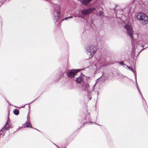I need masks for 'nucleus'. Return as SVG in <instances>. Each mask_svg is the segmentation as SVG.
Segmentation results:
<instances>
[{"label": "nucleus", "instance_id": "f257e3e1", "mask_svg": "<svg viewBox=\"0 0 148 148\" xmlns=\"http://www.w3.org/2000/svg\"><path fill=\"white\" fill-rule=\"evenodd\" d=\"M86 52L87 55H89V58H92L96 53L97 51V47L94 45H90L86 48Z\"/></svg>", "mask_w": 148, "mask_h": 148}, {"label": "nucleus", "instance_id": "f03ea898", "mask_svg": "<svg viewBox=\"0 0 148 148\" xmlns=\"http://www.w3.org/2000/svg\"><path fill=\"white\" fill-rule=\"evenodd\" d=\"M137 18L142 23L146 24L148 22V16L143 13H138Z\"/></svg>", "mask_w": 148, "mask_h": 148}, {"label": "nucleus", "instance_id": "7ed1b4c3", "mask_svg": "<svg viewBox=\"0 0 148 148\" xmlns=\"http://www.w3.org/2000/svg\"><path fill=\"white\" fill-rule=\"evenodd\" d=\"M81 70H82V69L68 70L66 73V75L68 77L70 78L73 77L77 73Z\"/></svg>", "mask_w": 148, "mask_h": 148}, {"label": "nucleus", "instance_id": "20e7f679", "mask_svg": "<svg viewBox=\"0 0 148 148\" xmlns=\"http://www.w3.org/2000/svg\"><path fill=\"white\" fill-rule=\"evenodd\" d=\"M125 28L126 29L127 35L129 36L132 40L133 38V32L132 28L128 25H126L125 26Z\"/></svg>", "mask_w": 148, "mask_h": 148}, {"label": "nucleus", "instance_id": "39448f33", "mask_svg": "<svg viewBox=\"0 0 148 148\" xmlns=\"http://www.w3.org/2000/svg\"><path fill=\"white\" fill-rule=\"evenodd\" d=\"M95 9V8H94L85 9L82 10L81 13L84 15H87L91 13L92 11H94Z\"/></svg>", "mask_w": 148, "mask_h": 148}, {"label": "nucleus", "instance_id": "423d86ee", "mask_svg": "<svg viewBox=\"0 0 148 148\" xmlns=\"http://www.w3.org/2000/svg\"><path fill=\"white\" fill-rule=\"evenodd\" d=\"M10 120L9 116H8L7 121L6 122V124L4 127L0 130V132H3L5 130H8L9 128L10 125L8 123V121Z\"/></svg>", "mask_w": 148, "mask_h": 148}, {"label": "nucleus", "instance_id": "0eeeda50", "mask_svg": "<svg viewBox=\"0 0 148 148\" xmlns=\"http://www.w3.org/2000/svg\"><path fill=\"white\" fill-rule=\"evenodd\" d=\"M137 89L138 90L140 94V96H141L142 99L143 100V103L144 105V106L145 109H146L148 108V107L147 106L146 101L145 100V99H144L142 94L141 93V92L140 91V90L139 88H138V89Z\"/></svg>", "mask_w": 148, "mask_h": 148}, {"label": "nucleus", "instance_id": "6e6552de", "mask_svg": "<svg viewBox=\"0 0 148 148\" xmlns=\"http://www.w3.org/2000/svg\"><path fill=\"white\" fill-rule=\"evenodd\" d=\"M81 2L82 4L85 5H87L92 0H78Z\"/></svg>", "mask_w": 148, "mask_h": 148}, {"label": "nucleus", "instance_id": "1a4fd4ad", "mask_svg": "<svg viewBox=\"0 0 148 148\" xmlns=\"http://www.w3.org/2000/svg\"><path fill=\"white\" fill-rule=\"evenodd\" d=\"M25 125L27 127H32V125L30 123L29 121H27L25 123Z\"/></svg>", "mask_w": 148, "mask_h": 148}, {"label": "nucleus", "instance_id": "9d476101", "mask_svg": "<svg viewBox=\"0 0 148 148\" xmlns=\"http://www.w3.org/2000/svg\"><path fill=\"white\" fill-rule=\"evenodd\" d=\"M82 80L81 77H79L76 78L75 81L77 83L79 84L81 83Z\"/></svg>", "mask_w": 148, "mask_h": 148}, {"label": "nucleus", "instance_id": "9b49d317", "mask_svg": "<svg viewBox=\"0 0 148 148\" xmlns=\"http://www.w3.org/2000/svg\"><path fill=\"white\" fill-rule=\"evenodd\" d=\"M13 112L14 114L16 115H18L19 114V111L17 109L14 110Z\"/></svg>", "mask_w": 148, "mask_h": 148}, {"label": "nucleus", "instance_id": "f8f14e48", "mask_svg": "<svg viewBox=\"0 0 148 148\" xmlns=\"http://www.w3.org/2000/svg\"><path fill=\"white\" fill-rule=\"evenodd\" d=\"M87 97L89 98V100H91V97L90 95V92H88L87 93Z\"/></svg>", "mask_w": 148, "mask_h": 148}, {"label": "nucleus", "instance_id": "ddd939ff", "mask_svg": "<svg viewBox=\"0 0 148 148\" xmlns=\"http://www.w3.org/2000/svg\"><path fill=\"white\" fill-rule=\"evenodd\" d=\"M99 15L100 16H103L104 15L103 12L102 11H99Z\"/></svg>", "mask_w": 148, "mask_h": 148}, {"label": "nucleus", "instance_id": "4468645a", "mask_svg": "<svg viewBox=\"0 0 148 148\" xmlns=\"http://www.w3.org/2000/svg\"><path fill=\"white\" fill-rule=\"evenodd\" d=\"M73 17L72 16H70L66 17L64 19H63L62 20V21H63V20H67L68 18H72Z\"/></svg>", "mask_w": 148, "mask_h": 148}, {"label": "nucleus", "instance_id": "2eb2a0df", "mask_svg": "<svg viewBox=\"0 0 148 148\" xmlns=\"http://www.w3.org/2000/svg\"><path fill=\"white\" fill-rule=\"evenodd\" d=\"M119 64L121 65H126V64H125L124 63V62L123 61H121V62H119Z\"/></svg>", "mask_w": 148, "mask_h": 148}, {"label": "nucleus", "instance_id": "dca6fc26", "mask_svg": "<svg viewBox=\"0 0 148 148\" xmlns=\"http://www.w3.org/2000/svg\"><path fill=\"white\" fill-rule=\"evenodd\" d=\"M132 50H134L135 49V47H134V45L132 43Z\"/></svg>", "mask_w": 148, "mask_h": 148}, {"label": "nucleus", "instance_id": "f3484780", "mask_svg": "<svg viewBox=\"0 0 148 148\" xmlns=\"http://www.w3.org/2000/svg\"><path fill=\"white\" fill-rule=\"evenodd\" d=\"M134 76H135V81H136V80H137V79H136V72H134Z\"/></svg>", "mask_w": 148, "mask_h": 148}, {"label": "nucleus", "instance_id": "a211bd4d", "mask_svg": "<svg viewBox=\"0 0 148 148\" xmlns=\"http://www.w3.org/2000/svg\"><path fill=\"white\" fill-rule=\"evenodd\" d=\"M29 119H30V116L28 114L27 115V121H29Z\"/></svg>", "mask_w": 148, "mask_h": 148}, {"label": "nucleus", "instance_id": "6ab92c4d", "mask_svg": "<svg viewBox=\"0 0 148 148\" xmlns=\"http://www.w3.org/2000/svg\"><path fill=\"white\" fill-rule=\"evenodd\" d=\"M136 86L137 87V89H138L139 87H138V84H137V80H136Z\"/></svg>", "mask_w": 148, "mask_h": 148}, {"label": "nucleus", "instance_id": "aec40b11", "mask_svg": "<svg viewBox=\"0 0 148 148\" xmlns=\"http://www.w3.org/2000/svg\"><path fill=\"white\" fill-rule=\"evenodd\" d=\"M86 122H87V123H88V124H91V123H93V122H90V121H88H88H86Z\"/></svg>", "mask_w": 148, "mask_h": 148}, {"label": "nucleus", "instance_id": "412c9836", "mask_svg": "<svg viewBox=\"0 0 148 148\" xmlns=\"http://www.w3.org/2000/svg\"><path fill=\"white\" fill-rule=\"evenodd\" d=\"M130 70L132 71L133 73L135 72L134 71V70L132 68H131L130 69Z\"/></svg>", "mask_w": 148, "mask_h": 148}, {"label": "nucleus", "instance_id": "4be33fe9", "mask_svg": "<svg viewBox=\"0 0 148 148\" xmlns=\"http://www.w3.org/2000/svg\"><path fill=\"white\" fill-rule=\"evenodd\" d=\"M126 66H127V67L129 69H131V67L127 65H125Z\"/></svg>", "mask_w": 148, "mask_h": 148}, {"label": "nucleus", "instance_id": "5701e85b", "mask_svg": "<svg viewBox=\"0 0 148 148\" xmlns=\"http://www.w3.org/2000/svg\"><path fill=\"white\" fill-rule=\"evenodd\" d=\"M147 47H145V48H144V49H143L142 50L140 51V52L141 51H143V50L145 49H146V48H147Z\"/></svg>", "mask_w": 148, "mask_h": 148}, {"label": "nucleus", "instance_id": "b1692460", "mask_svg": "<svg viewBox=\"0 0 148 148\" xmlns=\"http://www.w3.org/2000/svg\"><path fill=\"white\" fill-rule=\"evenodd\" d=\"M27 104H25V105L24 106H22V107H21V108H24V107H25V106Z\"/></svg>", "mask_w": 148, "mask_h": 148}, {"label": "nucleus", "instance_id": "393cba45", "mask_svg": "<svg viewBox=\"0 0 148 148\" xmlns=\"http://www.w3.org/2000/svg\"><path fill=\"white\" fill-rule=\"evenodd\" d=\"M32 102H33V101H32L31 102V103H28V105H29V104H31V103Z\"/></svg>", "mask_w": 148, "mask_h": 148}, {"label": "nucleus", "instance_id": "a878e982", "mask_svg": "<svg viewBox=\"0 0 148 148\" xmlns=\"http://www.w3.org/2000/svg\"><path fill=\"white\" fill-rule=\"evenodd\" d=\"M95 124H97V125H99V124H97V123H95Z\"/></svg>", "mask_w": 148, "mask_h": 148}, {"label": "nucleus", "instance_id": "bb28decb", "mask_svg": "<svg viewBox=\"0 0 148 148\" xmlns=\"http://www.w3.org/2000/svg\"><path fill=\"white\" fill-rule=\"evenodd\" d=\"M37 131H39L40 132V131H39L38 130Z\"/></svg>", "mask_w": 148, "mask_h": 148}, {"label": "nucleus", "instance_id": "cd10ccee", "mask_svg": "<svg viewBox=\"0 0 148 148\" xmlns=\"http://www.w3.org/2000/svg\"><path fill=\"white\" fill-rule=\"evenodd\" d=\"M56 146L58 147V145H56Z\"/></svg>", "mask_w": 148, "mask_h": 148}, {"label": "nucleus", "instance_id": "c85d7f7f", "mask_svg": "<svg viewBox=\"0 0 148 148\" xmlns=\"http://www.w3.org/2000/svg\"><path fill=\"white\" fill-rule=\"evenodd\" d=\"M19 129H19H17V130H18V129Z\"/></svg>", "mask_w": 148, "mask_h": 148}, {"label": "nucleus", "instance_id": "c756f323", "mask_svg": "<svg viewBox=\"0 0 148 148\" xmlns=\"http://www.w3.org/2000/svg\"><path fill=\"white\" fill-rule=\"evenodd\" d=\"M141 46H142V47H143V45H142Z\"/></svg>", "mask_w": 148, "mask_h": 148}, {"label": "nucleus", "instance_id": "7c9ffc66", "mask_svg": "<svg viewBox=\"0 0 148 148\" xmlns=\"http://www.w3.org/2000/svg\"><path fill=\"white\" fill-rule=\"evenodd\" d=\"M58 148H60V147L59 146H58Z\"/></svg>", "mask_w": 148, "mask_h": 148}, {"label": "nucleus", "instance_id": "2f4dec72", "mask_svg": "<svg viewBox=\"0 0 148 148\" xmlns=\"http://www.w3.org/2000/svg\"><path fill=\"white\" fill-rule=\"evenodd\" d=\"M55 145H56V144H55L54 143H53Z\"/></svg>", "mask_w": 148, "mask_h": 148}, {"label": "nucleus", "instance_id": "473e14b6", "mask_svg": "<svg viewBox=\"0 0 148 148\" xmlns=\"http://www.w3.org/2000/svg\"><path fill=\"white\" fill-rule=\"evenodd\" d=\"M1 5H0V7H1Z\"/></svg>", "mask_w": 148, "mask_h": 148}, {"label": "nucleus", "instance_id": "72a5a7b5", "mask_svg": "<svg viewBox=\"0 0 148 148\" xmlns=\"http://www.w3.org/2000/svg\"><path fill=\"white\" fill-rule=\"evenodd\" d=\"M36 130H37V129H35Z\"/></svg>", "mask_w": 148, "mask_h": 148}, {"label": "nucleus", "instance_id": "f704fd0d", "mask_svg": "<svg viewBox=\"0 0 148 148\" xmlns=\"http://www.w3.org/2000/svg\"><path fill=\"white\" fill-rule=\"evenodd\" d=\"M85 122L84 123V124H85Z\"/></svg>", "mask_w": 148, "mask_h": 148}, {"label": "nucleus", "instance_id": "c9c22d12", "mask_svg": "<svg viewBox=\"0 0 148 148\" xmlns=\"http://www.w3.org/2000/svg\"><path fill=\"white\" fill-rule=\"evenodd\" d=\"M64 148H65V147Z\"/></svg>", "mask_w": 148, "mask_h": 148}]
</instances>
